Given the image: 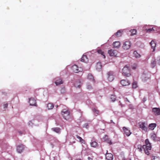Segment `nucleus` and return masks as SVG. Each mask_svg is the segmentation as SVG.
<instances>
[{
	"mask_svg": "<svg viewBox=\"0 0 160 160\" xmlns=\"http://www.w3.org/2000/svg\"><path fill=\"white\" fill-rule=\"evenodd\" d=\"M52 129L56 133H59L60 132V129L58 127L53 128Z\"/></svg>",
	"mask_w": 160,
	"mask_h": 160,
	"instance_id": "5701e85b",
	"label": "nucleus"
},
{
	"mask_svg": "<svg viewBox=\"0 0 160 160\" xmlns=\"http://www.w3.org/2000/svg\"><path fill=\"white\" fill-rule=\"evenodd\" d=\"M108 151H107L106 154V158L108 160H112L113 159V155L111 153H108Z\"/></svg>",
	"mask_w": 160,
	"mask_h": 160,
	"instance_id": "9b49d317",
	"label": "nucleus"
},
{
	"mask_svg": "<svg viewBox=\"0 0 160 160\" xmlns=\"http://www.w3.org/2000/svg\"><path fill=\"white\" fill-rule=\"evenodd\" d=\"M87 88L88 89H90L92 88V87L90 85H88L87 86Z\"/></svg>",
	"mask_w": 160,
	"mask_h": 160,
	"instance_id": "4c0bfd02",
	"label": "nucleus"
},
{
	"mask_svg": "<svg viewBox=\"0 0 160 160\" xmlns=\"http://www.w3.org/2000/svg\"><path fill=\"white\" fill-rule=\"evenodd\" d=\"M8 106V104L7 103H6L4 105V108H7Z\"/></svg>",
	"mask_w": 160,
	"mask_h": 160,
	"instance_id": "ea45409f",
	"label": "nucleus"
},
{
	"mask_svg": "<svg viewBox=\"0 0 160 160\" xmlns=\"http://www.w3.org/2000/svg\"><path fill=\"white\" fill-rule=\"evenodd\" d=\"M108 143L110 145H111L112 144V142L111 141V140H108Z\"/></svg>",
	"mask_w": 160,
	"mask_h": 160,
	"instance_id": "a19ab883",
	"label": "nucleus"
},
{
	"mask_svg": "<svg viewBox=\"0 0 160 160\" xmlns=\"http://www.w3.org/2000/svg\"><path fill=\"white\" fill-rule=\"evenodd\" d=\"M156 126V124L154 123H151L148 126L149 128L151 130H153Z\"/></svg>",
	"mask_w": 160,
	"mask_h": 160,
	"instance_id": "6ab92c4d",
	"label": "nucleus"
},
{
	"mask_svg": "<svg viewBox=\"0 0 160 160\" xmlns=\"http://www.w3.org/2000/svg\"><path fill=\"white\" fill-rule=\"evenodd\" d=\"M146 30H147V32H149L152 31H153L154 29H153V28H149V29H146Z\"/></svg>",
	"mask_w": 160,
	"mask_h": 160,
	"instance_id": "c9c22d12",
	"label": "nucleus"
},
{
	"mask_svg": "<svg viewBox=\"0 0 160 160\" xmlns=\"http://www.w3.org/2000/svg\"><path fill=\"white\" fill-rule=\"evenodd\" d=\"M97 52L98 53L101 54V55H102L103 57L104 58H105V56L104 55V53L101 50L99 49L98 50Z\"/></svg>",
	"mask_w": 160,
	"mask_h": 160,
	"instance_id": "c756f323",
	"label": "nucleus"
},
{
	"mask_svg": "<svg viewBox=\"0 0 160 160\" xmlns=\"http://www.w3.org/2000/svg\"><path fill=\"white\" fill-rule=\"evenodd\" d=\"M88 78L91 81H93L94 82V79L93 76L91 74H89L88 76Z\"/></svg>",
	"mask_w": 160,
	"mask_h": 160,
	"instance_id": "a878e982",
	"label": "nucleus"
},
{
	"mask_svg": "<svg viewBox=\"0 0 160 160\" xmlns=\"http://www.w3.org/2000/svg\"><path fill=\"white\" fill-rule=\"evenodd\" d=\"M81 61L83 62H87L88 61L87 56L83 55L81 58Z\"/></svg>",
	"mask_w": 160,
	"mask_h": 160,
	"instance_id": "412c9836",
	"label": "nucleus"
},
{
	"mask_svg": "<svg viewBox=\"0 0 160 160\" xmlns=\"http://www.w3.org/2000/svg\"><path fill=\"white\" fill-rule=\"evenodd\" d=\"M131 45V42L129 41H127L124 43L122 48L124 49L128 50L130 48Z\"/></svg>",
	"mask_w": 160,
	"mask_h": 160,
	"instance_id": "0eeeda50",
	"label": "nucleus"
},
{
	"mask_svg": "<svg viewBox=\"0 0 160 160\" xmlns=\"http://www.w3.org/2000/svg\"><path fill=\"white\" fill-rule=\"evenodd\" d=\"M150 44L151 46L152 49H153L152 52H153L155 51V48L156 46V44L153 41H152Z\"/></svg>",
	"mask_w": 160,
	"mask_h": 160,
	"instance_id": "f3484780",
	"label": "nucleus"
},
{
	"mask_svg": "<svg viewBox=\"0 0 160 160\" xmlns=\"http://www.w3.org/2000/svg\"><path fill=\"white\" fill-rule=\"evenodd\" d=\"M152 160H160V158L158 157H154Z\"/></svg>",
	"mask_w": 160,
	"mask_h": 160,
	"instance_id": "e433bc0d",
	"label": "nucleus"
},
{
	"mask_svg": "<svg viewBox=\"0 0 160 160\" xmlns=\"http://www.w3.org/2000/svg\"><path fill=\"white\" fill-rule=\"evenodd\" d=\"M123 130L124 131V134L127 136H129L132 133L130 130H128L125 127H123Z\"/></svg>",
	"mask_w": 160,
	"mask_h": 160,
	"instance_id": "ddd939ff",
	"label": "nucleus"
},
{
	"mask_svg": "<svg viewBox=\"0 0 160 160\" xmlns=\"http://www.w3.org/2000/svg\"><path fill=\"white\" fill-rule=\"evenodd\" d=\"M108 53L111 56L116 57L118 54V51L115 50L111 49L108 51Z\"/></svg>",
	"mask_w": 160,
	"mask_h": 160,
	"instance_id": "6e6552de",
	"label": "nucleus"
},
{
	"mask_svg": "<svg viewBox=\"0 0 160 160\" xmlns=\"http://www.w3.org/2000/svg\"><path fill=\"white\" fill-rule=\"evenodd\" d=\"M156 61H153L151 63L152 67V68L154 67L156 65Z\"/></svg>",
	"mask_w": 160,
	"mask_h": 160,
	"instance_id": "f704fd0d",
	"label": "nucleus"
},
{
	"mask_svg": "<svg viewBox=\"0 0 160 160\" xmlns=\"http://www.w3.org/2000/svg\"><path fill=\"white\" fill-rule=\"evenodd\" d=\"M122 31L121 30H118L117 32L115 33V35L117 37H119L122 36Z\"/></svg>",
	"mask_w": 160,
	"mask_h": 160,
	"instance_id": "4be33fe9",
	"label": "nucleus"
},
{
	"mask_svg": "<svg viewBox=\"0 0 160 160\" xmlns=\"http://www.w3.org/2000/svg\"><path fill=\"white\" fill-rule=\"evenodd\" d=\"M145 142L146 144L143 146L142 148L144 149L145 153L147 155H149V151L151 150V146L148 139H146Z\"/></svg>",
	"mask_w": 160,
	"mask_h": 160,
	"instance_id": "f257e3e1",
	"label": "nucleus"
},
{
	"mask_svg": "<svg viewBox=\"0 0 160 160\" xmlns=\"http://www.w3.org/2000/svg\"><path fill=\"white\" fill-rule=\"evenodd\" d=\"M63 83V81L60 78L58 77L56 78V81L55 82V83L57 86L62 84Z\"/></svg>",
	"mask_w": 160,
	"mask_h": 160,
	"instance_id": "4468645a",
	"label": "nucleus"
},
{
	"mask_svg": "<svg viewBox=\"0 0 160 160\" xmlns=\"http://www.w3.org/2000/svg\"><path fill=\"white\" fill-rule=\"evenodd\" d=\"M102 65L101 63L100 62H98L96 66V69H97L98 71H99L102 68Z\"/></svg>",
	"mask_w": 160,
	"mask_h": 160,
	"instance_id": "aec40b11",
	"label": "nucleus"
},
{
	"mask_svg": "<svg viewBox=\"0 0 160 160\" xmlns=\"http://www.w3.org/2000/svg\"><path fill=\"white\" fill-rule=\"evenodd\" d=\"M88 160H92V159L89 157H88Z\"/></svg>",
	"mask_w": 160,
	"mask_h": 160,
	"instance_id": "79ce46f5",
	"label": "nucleus"
},
{
	"mask_svg": "<svg viewBox=\"0 0 160 160\" xmlns=\"http://www.w3.org/2000/svg\"><path fill=\"white\" fill-rule=\"evenodd\" d=\"M150 74L148 73H144L142 75V80L144 82H146L150 78Z\"/></svg>",
	"mask_w": 160,
	"mask_h": 160,
	"instance_id": "423d86ee",
	"label": "nucleus"
},
{
	"mask_svg": "<svg viewBox=\"0 0 160 160\" xmlns=\"http://www.w3.org/2000/svg\"><path fill=\"white\" fill-rule=\"evenodd\" d=\"M120 83L123 86H127L130 84L129 81L125 79L121 80L120 81Z\"/></svg>",
	"mask_w": 160,
	"mask_h": 160,
	"instance_id": "f8f14e48",
	"label": "nucleus"
},
{
	"mask_svg": "<svg viewBox=\"0 0 160 160\" xmlns=\"http://www.w3.org/2000/svg\"><path fill=\"white\" fill-rule=\"evenodd\" d=\"M139 128H141L142 131L147 132L148 130L147 127V124L145 122H140L139 123Z\"/></svg>",
	"mask_w": 160,
	"mask_h": 160,
	"instance_id": "20e7f679",
	"label": "nucleus"
},
{
	"mask_svg": "<svg viewBox=\"0 0 160 160\" xmlns=\"http://www.w3.org/2000/svg\"><path fill=\"white\" fill-rule=\"evenodd\" d=\"M76 160H81V159H77Z\"/></svg>",
	"mask_w": 160,
	"mask_h": 160,
	"instance_id": "49530a36",
	"label": "nucleus"
},
{
	"mask_svg": "<svg viewBox=\"0 0 160 160\" xmlns=\"http://www.w3.org/2000/svg\"><path fill=\"white\" fill-rule=\"evenodd\" d=\"M107 78L109 81H113L114 78L113 72L111 71L108 72L107 73Z\"/></svg>",
	"mask_w": 160,
	"mask_h": 160,
	"instance_id": "39448f33",
	"label": "nucleus"
},
{
	"mask_svg": "<svg viewBox=\"0 0 160 160\" xmlns=\"http://www.w3.org/2000/svg\"><path fill=\"white\" fill-rule=\"evenodd\" d=\"M18 132L19 133L20 135H22V134H23V133L19 131Z\"/></svg>",
	"mask_w": 160,
	"mask_h": 160,
	"instance_id": "37998d69",
	"label": "nucleus"
},
{
	"mask_svg": "<svg viewBox=\"0 0 160 160\" xmlns=\"http://www.w3.org/2000/svg\"><path fill=\"white\" fill-rule=\"evenodd\" d=\"M72 69L73 72L77 73L79 72L78 69V67L77 65H74L72 67Z\"/></svg>",
	"mask_w": 160,
	"mask_h": 160,
	"instance_id": "dca6fc26",
	"label": "nucleus"
},
{
	"mask_svg": "<svg viewBox=\"0 0 160 160\" xmlns=\"http://www.w3.org/2000/svg\"><path fill=\"white\" fill-rule=\"evenodd\" d=\"M122 74L126 77H129L131 75L130 68L126 65L122 69Z\"/></svg>",
	"mask_w": 160,
	"mask_h": 160,
	"instance_id": "f03ea898",
	"label": "nucleus"
},
{
	"mask_svg": "<svg viewBox=\"0 0 160 160\" xmlns=\"http://www.w3.org/2000/svg\"><path fill=\"white\" fill-rule=\"evenodd\" d=\"M138 151H140V152H141L142 151V149H143L141 147V146H140V147H138Z\"/></svg>",
	"mask_w": 160,
	"mask_h": 160,
	"instance_id": "58836bf2",
	"label": "nucleus"
},
{
	"mask_svg": "<svg viewBox=\"0 0 160 160\" xmlns=\"http://www.w3.org/2000/svg\"><path fill=\"white\" fill-rule=\"evenodd\" d=\"M120 45V42L119 41H115L113 42V46L114 48H118Z\"/></svg>",
	"mask_w": 160,
	"mask_h": 160,
	"instance_id": "a211bd4d",
	"label": "nucleus"
},
{
	"mask_svg": "<svg viewBox=\"0 0 160 160\" xmlns=\"http://www.w3.org/2000/svg\"><path fill=\"white\" fill-rule=\"evenodd\" d=\"M152 111L155 115H160V109L159 108H153L152 109Z\"/></svg>",
	"mask_w": 160,
	"mask_h": 160,
	"instance_id": "1a4fd4ad",
	"label": "nucleus"
},
{
	"mask_svg": "<svg viewBox=\"0 0 160 160\" xmlns=\"http://www.w3.org/2000/svg\"><path fill=\"white\" fill-rule=\"evenodd\" d=\"M93 111L95 115L96 116H97L99 114V111L98 110L95 109H93Z\"/></svg>",
	"mask_w": 160,
	"mask_h": 160,
	"instance_id": "7c9ffc66",
	"label": "nucleus"
},
{
	"mask_svg": "<svg viewBox=\"0 0 160 160\" xmlns=\"http://www.w3.org/2000/svg\"><path fill=\"white\" fill-rule=\"evenodd\" d=\"M81 87V85H78L77 86V87L78 88H80Z\"/></svg>",
	"mask_w": 160,
	"mask_h": 160,
	"instance_id": "c03bdc74",
	"label": "nucleus"
},
{
	"mask_svg": "<svg viewBox=\"0 0 160 160\" xmlns=\"http://www.w3.org/2000/svg\"><path fill=\"white\" fill-rule=\"evenodd\" d=\"M54 107L53 104L52 103H49L48 104L47 107L48 109H52Z\"/></svg>",
	"mask_w": 160,
	"mask_h": 160,
	"instance_id": "bb28decb",
	"label": "nucleus"
},
{
	"mask_svg": "<svg viewBox=\"0 0 160 160\" xmlns=\"http://www.w3.org/2000/svg\"><path fill=\"white\" fill-rule=\"evenodd\" d=\"M58 105H56V107L57 108L58 107Z\"/></svg>",
	"mask_w": 160,
	"mask_h": 160,
	"instance_id": "a18cd8bd",
	"label": "nucleus"
},
{
	"mask_svg": "<svg viewBox=\"0 0 160 160\" xmlns=\"http://www.w3.org/2000/svg\"><path fill=\"white\" fill-rule=\"evenodd\" d=\"M91 146L92 147L96 148L98 146V143L95 141H93L91 142Z\"/></svg>",
	"mask_w": 160,
	"mask_h": 160,
	"instance_id": "393cba45",
	"label": "nucleus"
},
{
	"mask_svg": "<svg viewBox=\"0 0 160 160\" xmlns=\"http://www.w3.org/2000/svg\"><path fill=\"white\" fill-rule=\"evenodd\" d=\"M133 55L136 58H139L141 57L140 54H138L136 51H134Z\"/></svg>",
	"mask_w": 160,
	"mask_h": 160,
	"instance_id": "c85d7f7f",
	"label": "nucleus"
},
{
	"mask_svg": "<svg viewBox=\"0 0 160 160\" xmlns=\"http://www.w3.org/2000/svg\"><path fill=\"white\" fill-rule=\"evenodd\" d=\"M131 32V36H133L135 35L137 33V31L135 29H131L130 31Z\"/></svg>",
	"mask_w": 160,
	"mask_h": 160,
	"instance_id": "cd10ccee",
	"label": "nucleus"
},
{
	"mask_svg": "<svg viewBox=\"0 0 160 160\" xmlns=\"http://www.w3.org/2000/svg\"><path fill=\"white\" fill-rule=\"evenodd\" d=\"M132 88H137V83L135 82H133L132 83Z\"/></svg>",
	"mask_w": 160,
	"mask_h": 160,
	"instance_id": "72a5a7b5",
	"label": "nucleus"
},
{
	"mask_svg": "<svg viewBox=\"0 0 160 160\" xmlns=\"http://www.w3.org/2000/svg\"><path fill=\"white\" fill-rule=\"evenodd\" d=\"M24 146L23 144H21L17 146V150L19 153L21 152L24 149Z\"/></svg>",
	"mask_w": 160,
	"mask_h": 160,
	"instance_id": "9d476101",
	"label": "nucleus"
},
{
	"mask_svg": "<svg viewBox=\"0 0 160 160\" xmlns=\"http://www.w3.org/2000/svg\"><path fill=\"white\" fill-rule=\"evenodd\" d=\"M151 138L153 140L155 139L156 137V135L154 133H152L150 135Z\"/></svg>",
	"mask_w": 160,
	"mask_h": 160,
	"instance_id": "2f4dec72",
	"label": "nucleus"
},
{
	"mask_svg": "<svg viewBox=\"0 0 160 160\" xmlns=\"http://www.w3.org/2000/svg\"><path fill=\"white\" fill-rule=\"evenodd\" d=\"M29 103L30 105L31 106H36V100L32 98L29 99Z\"/></svg>",
	"mask_w": 160,
	"mask_h": 160,
	"instance_id": "2eb2a0df",
	"label": "nucleus"
},
{
	"mask_svg": "<svg viewBox=\"0 0 160 160\" xmlns=\"http://www.w3.org/2000/svg\"><path fill=\"white\" fill-rule=\"evenodd\" d=\"M62 114L63 118L66 120L68 119L70 117V112L68 110L63 109L62 112Z\"/></svg>",
	"mask_w": 160,
	"mask_h": 160,
	"instance_id": "7ed1b4c3",
	"label": "nucleus"
},
{
	"mask_svg": "<svg viewBox=\"0 0 160 160\" xmlns=\"http://www.w3.org/2000/svg\"><path fill=\"white\" fill-rule=\"evenodd\" d=\"M76 136L79 139V141L80 142L84 144L85 143V141L83 139H82L81 137H80L78 135H76Z\"/></svg>",
	"mask_w": 160,
	"mask_h": 160,
	"instance_id": "b1692460",
	"label": "nucleus"
},
{
	"mask_svg": "<svg viewBox=\"0 0 160 160\" xmlns=\"http://www.w3.org/2000/svg\"><path fill=\"white\" fill-rule=\"evenodd\" d=\"M110 99L112 102H114L116 100V97L115 95H112L111 96Z\"/></svg>",
	"mask_w": 160,
	"mask_h": 160,
	"instance_id": "473e14b6",
	"label": "nucleus"
}]
</instances>
